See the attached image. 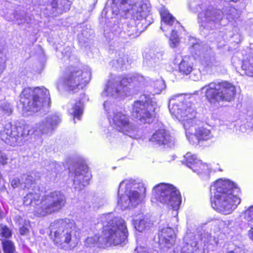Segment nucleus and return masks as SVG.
Here are the masks:
<instances>
[{
  "instance_id": "f257e3e1",
  "label": "nucleus",
  "mask_w": 253,
  "mask_h": 253,
  "mask_svg": "<svg viewBox=\"0 0 253 253\" xmlns=\"http://www.w3.org/2000/svg\"><path fill=\"white\" fill-rule=\"evenodd\" d=\"M169 107L170 113L183 122L187 137L188 133L192 135L195 129L194 135L199 141H207L213 137L210 129L204 126H197L199 121L195 119V108L190 101L185 99L183 94L172 96L169 100Z\"/></svg>"
},
{
  "instance_id": "f03ea898",
  "label": "nucleus",
  "mask_w": 253,
  "mask_h": 253,
  "mask_svg": "<svg viewBox=\"0 0 253 253\" xmlns=\"http://www.w3.org/2000/svg\"><path fill=\"white\" fill-rule=\"evenodd\" d=\"M60 121L58 116L55 115L49 116L45 120L36 124L32 131L28 126H17L7 123L0 130V138L11 146L20 145L23 139L32 133L37 135L52 133Z\"/></svg>"
},
{
  "instance_id": "7ed1b4c3",
  "label": "nucleus",
  "mask_w": 253,
  "mask_h": 253,
  "mask_svg": "<svg viewBox=\"0 0 253 253\" xmlns=\"http://www.w3.org/2000/svg\"><path fill=\"white\" fill-rule=\"evenodd\" d=\"M101 218L104 237H100L95 235L88 237L85 241V246L92 247L97 245H118L125 243L128 234L125 221L120 218L114 217L111 214L103 215Z\"/></svg>"
},
{
  "instance_id": "20e7f679",
  "label": "nucleus",
  "mask_w": 253,
  "mask_h": 253,
  "mask_svg": "<svg viewBox=\"0 0 253 253\" xmlns=\"http://www.w3.org/2000/svg\"><path fill=\"white\" fill-rule=\"evenodd\" d=\"M239 191V188L232 181L217 180L211 187L212 207L223 214L230 213L241 202L237 196Z\"/></svg>"
},
{
  "instance_id": "39448f33",
  "label": "nucleus",
  "mask_w": 253,
  "mask_h": 253,
  "mask_svg": "<svg viewBox=\"0 0 253 253\" xmlns=\"http://www.w3.org/2000/svg\"><path fill=\"white\" fill-rule=\"evenodd\" d=\"M25 205H31L34 207L35 214L39 216H45L48 214L59 212L65 206L66 199L59 191L52 192L41 196L37 192L29 193L24 198Z\"/></svg>"
},
{
  "instance_id": "423d86ee",
  "label": "nucleus",
  "mask_w": 253,
  "mask_h": 253,
  "mask_svg": "<svg viewBox=\"0 0 253 253\" xmlns=\"http://www.w3.org/2000/svg\"><path fill=\"white\" fill-rule=\"evenodd\" d=\"M146 188L143 183H136L126 180L120 184L118 196V205L124 210L130 205L135 206L140 203L145 197Z\"/></svg>"
},
{
  "instance_id": "0eeeda50",
  "label": "nucleus",
  "mask_w": 253,
  "mask_h": 253,
  "mask_svg": "<svg viewBox=\"0 0 253 253\" xmlns=\"http://www.w3.org/2000/svg\"><path fill=\"white\" fill-rule=\"evenodd\" d=\"M50 228L56 244H71L73 246L77 244L76 227L73 220L65 218L55 220L51 223Z\"/></svg>"
},
{
  "instance_id": "6e6552de",
  "label": "nucleus",
  "mask_w": 253,
  "mask_h": 253,
  "mask_svg": "<svg viewBox=\"0 0 253 253\" xmlns=\"http://www.w3.org/2000/svg\"><path fill=\"white\" fill-rule=\"evenodd\" d=\"M112 8L117 13L122 11L130 14L133 20L144 22L149 16L150 6L143 0H113Z\"/></svg>"
},
{
  "instance_id": "1a4fd4ad",
  "label": "nucleus",
  "mask_w": 253,
  "mask_h": 253,
  "mask_svg": "<svg viewBox=\"0 0 253 253\" xmlns=\"http://www.w3.org/2000/svg\"><path fill=\"white\" fill-rule=\"evenodd\" d=\"M205 91V96L211 103L220 101H231L235 97V86L227 81L210 83L201 88Z\"/></svg>"
},
{
  "instance_id": "9d476101",
  "label": "nucleus",
  "mask_w": 253,
  "mask_h": 253,
  "mask_svg": "<svg viewBox=\"0 0 253 253\" xmlns=\"http://www.w3.org/2000/svg\"><path fill=\"white\" fill-rule=\"evenodd\" d=\"M49 91L43 87L24 89L21 95L20 101L23 108L28 111L37 112L42 106L49 105L50 101Z\"/></svg>"
},
{
  "instance_id": "9b49d317",
  "label": "nucleus",
  "mask_w": 253,
  "mask_h": 253,
  "mask_svg": "<svg viewBox=\"0 0 253 253\" xmlns=\"http://www.w3.org/2000/svg\"><path fill=\"white\" fill-rule=\"evenodd\" d=\"M153 195L157 201L171 207L176 211L181 204L180 193L172 185L160 183L153 189Z\"/></svg>"
},
{
  "instance_id": "f8f14e48",
  "label": "nucleus",
  "mask_w": 253,
  "mask_h": 253,
  "mask_svg": "<svg viewBox=\"0 0 253 253\" xmlns=\"http://www.w3.org/2000/svg\"><path fill=\"white\" fill-rule=\"evenodd\" d=\"M109 120L113 126L118 131L133 138L139 136L138 128L130 123L129 117L125 113L121 111L115 112Z\"/></svg>"
},
{
  "instance_id": "ddd939ff",
  "label": "nucleus",
  "mask_w": 253,
  "mask_h": 253,
  "mask_svg": "<svg viewBox=\"0 0 253 253\" xmlns=\"http://www.w3.org/2000/svg\"><path fill=\"white\" fill-rule=\"evenodd\" d=\"M223 13L210 6L202 10L198 14V21L202 30H212L220 23Z\"/></svg>"
},
{
  "instance_id": "4468645a",
  "label": "nucleus",
  "mask_w": 253,
  "mask_h": 253,
  "mask_svg": "<svg viewBox=\"0 0 253 253\" xmlns=\"http://www.w3.org/2000/svg\"><path fill=\"white\" fill-rule=\"evenodd\" d=\"M154 102L148 99L145 102L136 101L133 105L132 115L143 123H150L154 116Z\"/></svg>"
},
{
  "instance_id": "2eb2a0df",
  "label": "nucleus",
  "mask_w": 253,
  "mask_h": 253,
  "mask_svg": "<svg viewBox=\"0 0 253 253\" xmlns=\"http://www.w3.org/2000/svg\"><path fill=\"white\" fill-rule=\"evenodd\" d=\"M130 82H132L131 78L123 76L111 78L102 93V96L117 97L123 95Z\"/></svg>"
},
{
  "instance_id": "dca6fc26",
  "label": "nucleus",
  "mask_w": 253,
  "mask_h": 253,
  "mask_svg": "<svg viewBox=\"0 0 253 253\" xmlns=\"http://www.w3.org/2000/svg\"><path fill=\"white\" fill-rule=\"evenodd\" d=\"M90 77V74L89 72H83L77 68H74L65 79L64 84L72 90L79 87L83 88L89 82Z\"/></svg>"
},
{
  "instance_id": "f3484780",
  "label": "nucleus",
  "mask_w": 253,
  "mask_h": 253,
  "mask_svg": "<svg viewBox=\"0 0 253 253\" xmlns=\"http://www.w3.org/2000/svg\"><path fill=\"white\" fill-rule=\"evenodd\" d=\"M182 162L197 174L209 175L210 173L208 165L197 159L195 155H192L190 152L184 156Z\"/></svg>"
},
{
  "instance_id": "a211bd4d",
  "label": "nucleus",
  "mask_w": 253,
  "mask_h": 253,
  "mask_svg": "<svg viewBox=\"0 0 253 253\" xmlns=\"http://www.w3.org/2000/svg\"><path fill=\"white\" fill-rule=\"evenodd\" d=\"M91 177V173L86 165L79 166L75 171L74 188L78 190L83 189L89 184Z\"/></svg>"
},
{
  "instance_id": "6ab92c4d",
  "label": "nucleus",
  "mask_w": 253,
  "mask_h": 253,
  "mask_svg": "<svg viewBox=\"0 0 253 253\" xmlns=\"http://www.w3.org/2000/svg\"><path fill=\"white\" fill-rule=\"evenodd\" d=\"M150 141L154 145L171 147L174 145L175 139L164 129L158 130L152 135Z\"/></svg>"
},
{
  "instance_id": "aec40b11",
  "label": "nucleus",
  "mask_w": 253,
  "mask_h": 253,
  "mask_svg": "<svg viewBox=\"0 0 253 253\" xmlns=\"http://www.w3.org/2000/svg\"><path fill=\"white\" fill-rule=\"evenodd\" d=\"M176 236L174 230L170 227L163 228L159 234V244L161 248H170L175 241Z\"/></svg>"
},
{
  "instance_id": "412c9836",
  "label": "nucleus",
  "mask_w": 253,
  "mask_h": 253,
  "mask_svg": "<svg viewBox=\"0 0 253 253\" xmlns=\"http://www.w3.org/2000/svg\"><path fill=\"white\" fill-rule=\"evenodd\" d=\"M161 15L163 23L162 24L161 29L163 31H168L169 27L173 24L178 25V22L167 10L161 11Z\"/></svg>"
},
{
  "instance_id": "4be33fe9",
  "label": "nucleus",
  "mask_w": 253,
  "mask_h": 253,
  "mask_svg": "<svg viewBox=\"0 0 253 253\" xmlns=\"http://www.w3.org/2000/svg\"><path fill=\"white\" fill-rule=\"evenodd\" d=\"M144 22H138L135 23L134 21L131 23L127 25L126 29V33L129 37L133 38L139 36V34L143 31L144 28L142 27Z\"/></svg>"
},
{
  "instance_id": "5701e85b",
  "label": "nucleus",
  "mask_w": 253,
  "mask_h": 253,
  "mask_svg": "<svg viewBox=\"0 0 253 253\" xmlns=\"http://www.w3.org/2000/svg\"><path fill=\"white\" fill-rule=\"evenodd\" d=\"M135 229L139 232H142L152 225L150 220L147 217L133 220Z\"/></svg>"
},
{
  "instance_id": "b1692460",
  "label": "nucleus",
  "mask_w": 253,
  "mask_h": 253,
  "mask_svg": "<svg viewBox=\"0 0 253 253\" xmlns=\"http://www.w3.org/2000/svg\"><path fill=\"white\" fill-rule=\"evenodd\" d=\"M200 58L209 66H212V63L214 61L212 52L211 49L208 48H202L200 53Z\"/></svg>"
},
{
  "instance_id": "393cba45",
  "label": "nucleus",
  "mask_w": 253,
  "mask_h": 253,
  "mask_svg": "<svg viewBox=\"0 0 253 253\" xmlns=\"http://www.w3.org/2000/svg\"><path fill=\"white\" fill-rule=\"evenodd\" d=\"M242 68L245 71V74L253 76V53L251 56L243 60Z\"/></svg>"
},
{
  "instance_id": "a878e982",
  "label": "nucleus",
  "mask_w": 253,
  "mask_h": 253,
  "mask_svg": "<svg viewBox=\"0 0 253 253\" xmlns=\"http://www.w3.org/2000/svg\"><path fill=\"white\" fill-rule=\"evenodd\" d=\"M193 70L192 65L188 58L183 59L179 65V71L183 74L188 75Z\"/></svg>"
},
{
  "instance_id": "bb28decb",
  "label": "nucleus",
  "mask_w": 253,
  "mask_h": 253,
  "mask_svg": "<svg viewBox=\"0 0 253 253\" xmlns=\"http://www.w3.org/2000/svg\"><path fill=\"white\" fill-rule=\"evenodd\" d=\"M70 112L74 116V118H76L80 120L81 116L83 112V104L81 101L76 103L73 106L72 108L70 110Z\"/></svg>"
},
{
  "instance_id": "cd10ccee",
  "label": "nucleus",
  "mask_w": 253,
  "mask_h": 253,
  "mask_svg": "<svg viewBox=\"0 0 253 253\" xmlns=\"http://www.w3.org/2000/svg\"><path fill=\"white\" fill-rule=\"evenodd\" d=\"M244 217L248 221L253 219V206L249 207L244 212ZM250 238L253 241V227L250 229L249 232Z\"/></svg>"
},
{
  "instance_id": "c85d7f7f",
  "label": "nucleus",
  "mask_w": 253,
  "mask_h": 253,
  "mask_svg": "<svg viewBox=\"0 0 253 253\" xmlns=\"http://www.w3.org/2000/svg\"><path fill=\"white\" fill-rule=\"evenodd\" d=\"M151 85L153 87V90L152 92L153 94L160 93L166 87L165 82L161 79L153 82Z\"/></svg>"
},
{
  "instance_id": "c756f323",
  "label": "nucleus",
  "mask_w": 253,
  "mask_h": 253,
  "mask_svg": "<svg viewBox=\"0 0 253 253\" xmlns=\"http://www.w3.org/2000/svg\"><path fill=\"white\" fill-rule=\"evenodd\" d=\"M23 183V189L29 188L34 183L35 179L31 175L27 174H23L21 176Z\"/></svg>"
},
{
  "instance_id": "7c9ffc66",
  "label": "nucleus",
  "mask_w": 253,
  "mask_h": 253,
  "mask_svg": "<svg viewBox=\"0 0 253 253\" xmlns=\"http://www.w3.org/2000/svg\"><path fill=\"white\" fill-rule=\"evenodd\" d=\"M2 246L4 253H15V248L12 241L7 240H3Z\"/></svg>"
},
{
  "instance_id": "2f4dec72",
  "label": "nucleus",
  "mask_w": 253,
  "mask_h": 253,
  "mask_svg": "<svg viewBox=\"0 0 253 253\" xmlns=\"http://www.w3.org/2000/svg\"><path fill=\"white\" fill-rule=\"evenodd\" d=\"M126 62H127L126 56L122 54L119 59L116 60H113V64L116 66V68L123 69Z\"/></svg>"
},
{
  "instance_id": "473e14b6",
  "label": "nucleus",
  "mask_w": 253,
  "mask_h": 253,
  "mask_svg": "<svg viewBox=\"0 0 253 253\" xmlns=\"http://www.w3.org/2000/svg\"><path fill=\"white\" fill-rule=\"evenodd\" d=\"M59 0H50V5L49 6L51 7L52 9V14H55L56 13H60V2H59Z\"/></svg>"
},
{
  "instance_id": "72a5a7b5",
  "label": "nucleus",
  "mask_w": 253,
  "mask_h": 253,
  "mask_svg": "<svg viewBox=\"0 0 253 253\" xmlns=\"http://www.w3.org/2000/svg\"><path fill=\"white\" fill-rule=\"evenodd\" d=\"M172 33L170 37V45L171 47H176L179 43V40L176 31L171 29Z\"/></svg>"
},
{
  "instance_id": "f704fd0d",
  "label": "nucleus",
  "mask_w": 253,
  "mask_h": 253,
  "mask_svg": "<svg viewBox=\"0 0 253 253\" xmlns=\"http://www.w3.org/2000/svg\"><path fill=\"white\" fill-rule=\"evenodd\" d=\"M0 235L5 238H9L12 235L11 230L5 225H1L0 229Z\"/></svg>"
},
{
  "instance_id": "c9c22d12",
  "label": "nucleus",
  "mask_w": 253,
  "mask_h": 253,
  "mask_svg": "<svg viewBox=\"0 0 253 253\" xmlns=\"http://www.w3.org/2000/svg\"><path fill=\"white\" fill-rule=\"evenodd\" d=\"M59 2H60V13L61 11H68L70 9L71 5V2L68 0H59Z\"/></svg>"
},
{
  "instance_id": "e433bc0d",
  "label": "nucleus",
  "mask_w": 253,
  "mask_h": 253,
  "mask_svg": "<svg viewBox=\"0 0 253 253\" xmlns=\"http://www.w3.org/2000/svg\"><path fill=\"white\" fill-rule=\"evenodd\" d=\"M187 246L188 248H188V250H190V253H201L202 252L201 250L197 247V243L196 241H193L190 244L188 243Z\"/></svg>"
},
{
  "instance_id": "4c0bfd02",
  "label": "nucleus",
  "mask_w": 253,
  "mask_h": 253,
  "mask_svg": "<svg viewBox=\"0 0 253 253\" xmlns=\"http://www.w3.org/2000/svg\"><path fill=\"white\" fill-rule=\"evenodd\" d=\"M29 221L24 220L23 224L20 227L19 232L21 235H27L29 233Z\"/></svg>"
},
{
  "instance_id": "58836bf2",
  "label": "nucleus",
  "mask_w": 253,
  "mask_h": 253,
  "mask_svg": "<svg viewBox=\"0 0 253 253\" xmlns=\"http://www.w3.org/2000/svg\"><path fill=\"white\" fill-rule=\"evenodd\" d=\"M6 58L5 55L0 52V75L6 68Z\"/></svg>"
},
{
  "instance_id": "ea45409f",
  "label": "nucleus",
  "mask_w": 253,
  "mask_h": 253,
  "mask_svg": "<svg viewBox=\"0 0 253 253\" xmlns=\"http://www.w3.org/2000/svg\"><path fill=\"white\" fill-rule=\"evenodd\" d=\"M10 185L13 188H16L20 187L23 188V183L22 182L21 178L19 179L18 177H14L10 181Z\"/></svg>"
},
{
  "instance_id": "a19ab883",
  "label": "nucleus",
  "mask_w": 253,
  "mask_h": 253,
  "mask_svg": "<svg viewBox=\"0 0 253 253\" xmlns=\"http://www.w3.org/2000/svg\"><path fill=\"white\" fill-rule=\"evenodd\" d=\"M190 8L195 12H199L200 10L203 9V5L197 4L195 1H191L189 5Z\"/></svg>"
},
{
  "instance_id": "79ce46f5",
  "label": "nucleus",
  "mask_w": 253,
  "mask_h": 253,
  "mask_svg": "<svg viewBox=\"0 0 253 253\" xmlns=\"http://www.w3.org/2000/svg\"><path fill=\"white\" fill-rule=\"evenodd\" d=\"M237 14V10L234 8H230L229 10V13H227V19L229 20V21H232L234 20L235 18H237L236 15Z\"/></svg>"
},
{
  "instance_id": "37998d69",
  "label": "nucleus",
  "mask_w": 253,
  "mask_h": 253,
  "mask_svg": "<svg viewBox=\"0 0 253 253\" xmlns=\"http://www.w3.org/2000/svg\"><path fill=\"white\" fill-rule=\"evenodd\" d=\"M0 108L1 110L6 114H10L12 112V109L10 104L8 103H4L2 104Z\"/></svg>"
},
{
  "instance_id": "c03bdc74",
  "label": "nucleus",
  "mask_w": 253,
  "mask_h": 253,
  "mask_svg": "<svg viewBox=\"0 0 253 253\" xmlns=\"http://www.w3.org/2000/svg\"><path fill=\"white\" fill-rule=\"evenodd\" d=\"M159 58L156 59L155 57L154 58L152 57L147 61V64L150 67H155L156 64L159 63Z\"/></svg>"
},
{
  "instance_id": "a18cd8bd",
  "label": "nucleus",
  "mask_w": 253,
  "mask_h": 253,
  "mask_svg": "<svg viewBox=\"0 0 253 253\" xmlns=\"http://www.w3.org/2000/svg\"><path fill=\"white\" fill-rule=\"evenodd\" d=\"M16 14H15L14 12L12 13H7L6 15H5V18L7 20L9 21L18 20V18H17Z\"/></svg>"
},
{
  "instance_id": "49530a36",
  "label": "nucleus",
  "mask_w": 253,
  "mask_h": 253,
  "mask_svg": "<svg viewBox=\"0 0 253 253\" xmlns=\"http://www.w3.org/2000/svg\"><path fill=\"white\" fill-rule=\"evenodd\" d=\"M7 159L5 154L0 151V163L3 165H6Z\"/></svg>"
},
{
  "instance_id": "de8ad7c7",
  "label": "nucleus",
  "mask_w": 253,
  "mask_h": 253,
  "mask_svg": "<svg viewBox=\"0 0 253 253\" xmlns=\"http://www.w3.org/2000/svg\"><path fill=\"white\" fill-rule=\"evenodd\" d=\"M17 18H18V20H16L17 21L18 23L19 24H23L25 23V18L23 17V16H21L19 15H18L17 14H16Z\"/></svg>"
},
{
  "instance_id": "09e8293b",
  "label": "nucleus",
  "mask_w": 253,
  "mask_h": 253,
  "mask_svg": "<svg viewBox=\"0 0 253 253\" xmlns=\"http://www.w3.org/2000/svg\"><path fill=\"white\" fill-rule=\"evenodd\" d=\"M235 253H250L249 251L240 247L235 248Z\"/></svg>"
},
{
  "instance_id": "8fccbe9b",
  "label": "nucleus",
  "mask_w": 253,
  "mask_h": 253,
  "mask_svg": "<svg viewBox=\"0 0 253 253\" xmlns=\"http://www.w3.org/2000/svg\"><path fill=\"white\" fill-rule=\"evenodd\" d=\"M190 78L192 80H193V81H195L199 80V77L198 76L196 77L194 73H193L191 75Z\"/></svg>"
},
{
  "instance_id": "3c124183",
  "label": "nucleus",
  "mask_w": 253,
  "mask_h": 253,
  "mask_svg": "<svg viewBox=\"0 0 253 253\" xmlns=\"http://www.w3.org/2000/svg\"><path fill=\"white\" fill-rule=\"evenodd\" d=\"M105 203V202L104 200H101L100 201H99V203L98 204V205H95L94 206L95 207H101Z\"/></svg>"
},
{
  "instance_id": "603ef678",
  "label": "nucleus",
  "mask_w": 253,
  "mask_h": 253,
  "mask_svg": "<svg viewBox=\"0 0 253 253\" xmlns=\"http://www.w3.org/2000/svg\"><path fill=\"white\" fill-rule=\"evenodd\" d=\"M104 109L106 110V111H107V109H106L107 107L109 106V103L107 101H105L104 103Z\"/></svg>"
},
{
  "instance_id": "864d4df0",
  "label": "nucleus",
  "mask_w": 253,
  "mask_h": 253,
  "mask_svg": "<svg viewBox=\"0 0 253 253\" xmlns=\"http://www.w3.org/2000/svg\"><path fill=\"white\" fill-rule=\"evenodd\" d=\"M226 253H235V248L234 249V251H229Z\"/></svg>"
},
{
  "instance_id": "5fc2aeb1",
  "label": "nucleus",
  "mask_w": 253,
  "mask_h": 253,
  "mask_svg": "<svg viewBox=\"0 0 253 253\" xmlns=\"http://www.w3.org/2000/svg\"><path fill=\"white\" fill-rule=\"evenodd\" d=\"M199 46V45L198 44H196L194 45V48H197Z\"/></svg>"
},
{
  "instance_id": "6e6d98bb",
  "label": "nucleus",
  "mask_w": 253,
  "mask_h": 253,
  "mask_svg": "<svg viewBox=\"0 0 253 253\" xmlns=\"http://www.w3.org/2000/svg\"><path fill=\"white\" fill-rule=\"evenodd\" d=\"M51 166H54V167H56V164L55 163H52V164H51Z\"/></svg>"
},
{
  "instance_id": "4d7b16f0",
  "label": "nucleus",
  "mask_w": 253,
  "mask_h": 253,
  "mask_svg": "<svg viewBox=\"0 0 253 253\" xmlns=\"http://www.w3.org/2000/svg\"><path fill=\"white\" fill-rule=\"evenodd\" d=\"M198 169H199L200 171H202V167H198Z\"/></svg>"
},
{
  "instance_id": "13d9d810",
  "label": "nucleus",
  "mask_w": 253,
  "mask_h": 253,
  "mask_svg": "<svg viewBox=\"0 0 253 253\" xmlns=\"http://www.w3.org/2000/svg\"><path fill=\"white\" fill-rule=\"evenodd\" d=\"M251 48H253V44H251Z\"/></svg>"
},
{
  "instance_id": "bf43d9fd",
  "label": "nucleus",
  "mask_w": 253,
  "mask_h": 253,
  "mask_svg": "<svg viewBox=\"0 0 253 253\" xmlns=\"http://www.w3.org/2000/svg\"><path fill=\"white\" fill-rule=\"evenodd\" d=\"M224 224V222H222V221L220 222V224H221H221Z\"/></svg>"
},
{
  "instance_id": "052dcab7",
  "label": "nucleus",
  "mask_w": 253,
  "mask_h": 253,
  "mask_svg": "<svg viewBox=\"0 0 253 253\" xmlns=\"http://www.w3.org/2000/svg\"><path fill=\"white\" fill-rule=\"evenodd\" d=\"M251 28H252V29L253 30V25L252 26Z\"/></svg>"
}]
</instances>
